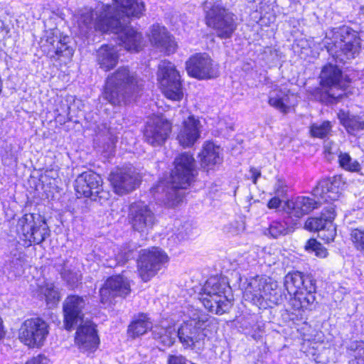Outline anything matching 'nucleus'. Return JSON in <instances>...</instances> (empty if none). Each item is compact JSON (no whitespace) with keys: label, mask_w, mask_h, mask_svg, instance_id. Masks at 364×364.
Here are the masks:
<instances>
[{"label":"nucleus","mask_w":364,"mask_h":364,"mask_svg":"<svg viewBox=\"0 0 364 364\" xmlns=\"http://www.w3.org/2000/svg\"><path fill=\"white\" fill-rule=\"evenodd\" d=\"M113 6L99 4L95 9L85 8L75 16L79 33L88 38L95 31L111 32L118 36L120 43L129 52L137 53L143 47L140 33L128 26L129 17H140L144 11L141 0H112Z\"/></svg>","instance_id":"obj_1"},{"label":"nucleus","mask_w":364,"mask_h":364,"mask_svg":"<svg viewBox=\"0 0 364 364\" xmlns=\"http://www.w3.org/2000/svg\"><path fill=\"white\" fill-rule=\"evenodd\" d=\"M188 320L185 321L176 331L174 323L166 326L164 321H161V328H164V333L161 332V343L166 346L173 345L176 339L185 348H193L196 343L203 340L205 334L203 333L209 320V316L200 310L193 309L188 314Z\"/></svg>","instance_id":"obj_2"},{"label":"nucleus","mask_w":364,"mask_h":364,"mask_svg":"<svg viewBox=\"0 0 364 364\" xmlns=\"http://www.w3.org/2000/svg\"><path fill=\"white\" fill-rule=\"evenodd\" d=\"M173 164L174 168L171 173V186L166 193V203L169 206H175L182 201L183 190L191 185L196 173V161L193 154L190 152L178 154Z\"/></svg>","instance_id":"obj_3"},{"label":"nucleus","mask_w":364,"mask_h":364,"mask_svg":"<svg viewBox=\"0 0 364 364\" xmlns=\"http://www.w3.org/2000/svg\"><path fill=\"white\" fill-rule=\"evenodd\" d=\"M319 78L321 89L317 91L316 96L326 104L336 103L345 95L344 91L351 82L350 77L331 63L323 67Z\"/></svg>","instance_id":"obj_4"},{"label":"nucleus","mask_w":364,"mask_h":364,"mask_svg":"<svg viewBox=\"0 0 364 364\" xmlns=\"http://www.w3.org/2000/svg\"><path fill=\"white\" fill-rule=\"evenodd\" d=\"M136 87L137 80L134 73L126 67H121L108 75L102 95L110 104L120 105L126 103Z\"/></svg>","instance_id":"obj_5"},{"label":"nucleus","mask_w":364,"mask_h":364,"mask_svg":"<svg viewBox=\"0 0 364 364\" xmlns=\"http://www.w3.org/2000/svg\"><path fill=\"white\" fill-rule=\"evenodd\" d=\"M326 49L336 63H346L355 58L361 49V39L358 32L343 26L333 31L331 43H326Z\"/></svg>","instance_id":"obj_6"},{"label":"nucleus","mask_w":364,"mask_h":364,"mask_svg":"<svg viewBox=\"0 0 364 364\" xmlns=\"http://www.w3.org/2000/svg\"><path fill=\"white\" fill-rule=\"evenodd\" d=\"M230 289L225 279L212 277L204 284L198 299L208 311L222 315L231 306V301L226 294Z\"/></svg>","instance_id":"obj_7"},{"label":"nucleus","mask_w":364,"mask_h":364,"mask_svg":"<svg viewBox=\"0 0 364 364\" xmlns=\"http://www.w3.org/2000/svg\"><path fill=\"white\" fill-rule=\"evenodd\" d=\"M205 21L208 26L213 28L220 38H230L237 29L234 14L220 4H215L206 11Z\"/></svg>","instance_id":"obj_8"},{"label":"nucleus","mask_w":364,"mask_h":364,"mask_svg":"<svg viewBox=\"0 0 364 364\" xmlns=\"http://www.w3.org/2000/svg\"><path fill=\"white\" fill-rule=\"evenodd\" d=\"M161 91L172 101L179 102L183 98L181 76L176 65L169 60H161Z\"/></svg>","instance_id":"obj_9"},{"label":"nucleus","mask_w":364,"mask_h":364,"mask_svg":"<svg viewBox=\"0 0 364 364\" xmlns=\"http://www.w3.org/2000/svg\"><path fill=\"white\" fill-rule=\"evenodd\" d=\"M48 333V324L39 317H33L23 322L19 328L18 338L30 348H40L44 344Z\"/></svg>","instance_id":"obj_10"},{"label":"nucleus","mask_w":364,"mask_h":364,"mask_svg":"<svg viewBox=\"0 0 364 364\" xmlns=\"http://www.w3.org/2000/svg\"><path fill=\"white\" fill-rule=\"evenodd\" d=\"M16 228L18 233L27 246L41 243L49 232L45 221L40 220L36 221L34 215L31 213L25 214L18 219Z\"/></svg>","instance_id":"obj_11"},{"label":"nucleus","mask_w":364,"mask_h":364,"mask_svg":"<svg viewBox=\"0 0 364 364\" xmlns=\"http://www.w3.org/2000/svg\"><path fill=\"white\" fill-rule=\"evenodd\" d=\"M189 76L198 80L214 79L219 76V66L206 53L191 55L186 63Z\"/></svg>","instance_id":"obj_12"},{"label":"nucleus","mask_w":364,"mask_h":364,"mask_svg":"<svg viewBox=\"0 0 364 364\" xmlns=\"http://www.w3.org/2000/svg\"><path fill=\"white\" fill-rule=\"evenodd\" d=\"M75 189L77 197L93 198L94 200L108 199L109 193L102 191L101 176L92 171H85L75 179Z\"/></svg>","instance_id":"obj_13"},{"label":"nucleus","mask_w":364,"mask_h":364,"mask_svg":"<svg viewBox=\"0 0 364 364\" xmlns=\"http://www.w3.org/2000/svg\"><path fill=\"white\" fill-rule=\"evenodd\" d=\"M336 217L335 208L332 204L328 205L319 217L309 218L305 223V228L310 231L318 232V236L326 242L334 240L336 235L333 221Z\"/></svg>","instance_id":"obj_14"},{"label":"nucleus","mask_w":364,"mask_h":364,"mask_svg":"<svg viewBox=\"0 0 364 364\" xmlns=\"http://www.w3.org/2000/svg\"><path fill=\"white\" fill-rule=\"evenodd\" d=\"M109 180L114 193L121 196L134 191L139 182L138 175L132 167L116 168L109 174Z\"/></svg>","instance_id":"obj_15"},{"label":"nucleus","mask_w":364,"mask_h":364,"mask_svg":"<svg viewBox=\"0 0 364 364\" xmlns=\"http://www.w3.org/2000/svg\"><path fill=\"white\" fill-rule=\"evenodd\" d=\"M75 341L80 351L87 354L95 352L100 340L93 323L86 321L80 324L76 331Z\"/></svg>","instance_id":"obj_16"},{"label":"nucleus","mask_w":364,"mask_h":364,"mask_svg":"<svg viewBox=\"0 0 364 364\" xmlns=\"http://www.w3.org/2000/svg\"><path fill=\"white\" fill-rule=\"evenodd\" d=\"M309 286L301 287V290L294 291L291 296H289L288 308L289 310L301 311L311 310L314 306L316 300V283L314 280H307Z\"/></svg>","instance_id":"obj_17"},{"label":"nucleus","mask_w":364,"mask_h":364,"mask_svg":"<svg viewBox=\"0 0 364 364\" xmlns=\"http://www.w3.org/2000/svg\"><path fill=\"white\" fill-rule=\"evenodd\" d=\"M86 301L82 296L71 295L66 298L63 304L64 323L67 330L70 331L83 319V309Z\"/></svg>","instance_id":"obj_18"},{"label":"nucleus","mask_w":364,"mask_h":364,"mask_svg":"<svg viewBox=\"0 0 364 364\" xmlns=\"http://www.w3.org/2000/svg\"><path fill=\"white\" fill-rule=\"evenodd\" d=\"M321 204V201L316 200L309 196H298L291 200H288L284 205V210L289 218L296 221L304 215L309 214Z\"/></svg>","instance_id":"obj_19"},{"label":"nucleus","mask_w":364,"mask_h":364,"mask_svg":"<svg viewBox=\"0 0 364 364\" xmlns=\"http://www.w3.org/2000/svg\"><path fill=\"white\" fill-rule=\"evenodd\" d=\"M130 292L128 280L121 275L109 277L100 290L102 303H107L110 299L119 296H125Z\"/></svg>","instance_id":"obj_20"},{"label":"nucleus","mask_w":364,"mask_h":364,"mask_svg":"<svg viewBox=\"0 0 364 364\" xmlns=\"http://www.w3.org/2000/svg\"><path fill=\"white\" fill-rule=\"evenodd\" d=\"M269 278L256 276L247 280V285L243 291V297L256 306L264 305L266 287L269 284Z\"/></svg>","instance_id":"obj_21"},{"label":"nucleus","mask_w":364,"mask_h":364,"mask_svg":"<svg viewBox=\"0 0 364 364\" xmlns=\"http://www.w3.org/2000/svg\"><path fill=\"white\" fill-rule=\"evenodd\" d=\"M129 217L134 230L144 232L152 227L154 215L151 210L144 203H136L131 206Z\"/></svg>","instance_id":"obj_22"},{"label":"nucleus","mask_w":364,"mask_h":364,"mask_svg":"<svg viewBox=\"0 0 364 364\" xmlns=\"http://www.w3.org/2000/svg\"><path fill=\"white\" fill-rule=\"evenodd\" d=\"M154 251L144 250L138 260V271L140 277L144 282L149 281L156 272L159 262V252L157 248Z\"/></svg>","instance_id":"obj_23"},{"label":"nucleus","mask_w":364,"mask_h":364,"mask_svg":"<svg viewBox=\"0 0 364 364\" xmlns=\"http://www.w3.org/2000/svg\"><path fill=\"white\" fill-rule=\"evenodd\" d=\"M200 122L193 116L189 117L183 122V127L178 135L181 146L189 147L193 146L200 135Z\"/></svg>","instance_id":"obj_24"},{"label":"nucleus","mask_w":364,"mask_h":364,"mask_svg":"<svg viewBox=\"0 0 364 364\" xmlns=\"http://www.w3.org/2000/svg\"><path fill=\"white\" fill-rule=\"evenodd\" d=\"M290 90L286 87L276 86L269 92L268 103L283 114L290 112Z\"/></svg>","instance_id":"obj_25"},{"label":"nucleus","mask_w":364,"mask_h":364,"mask_svg":"<svg viewBox=\"0 0 364 364\" xmlns=\"http://www.w3.org/2000/svg\"><path fill=\"white\" fill-rule=\"evenodd\" d=\"M336 180L331 181L328 178L321 180L313 189L314 196L320 197L325 202L336 200L340 196V189Z\"/></svg>","instance_id":"obj_26"},{"label":"nucleus","mask_w":364,"mask_h":364,"mask_svg":"<svg viewBox=\"0 0 364 364\" xmlns=\"http://www.w3.org/2000/svg\"><path fill=\"white\" fill-rule=\"evenodd\" d=\"M119 59L117 47L113 45H102L97 51V61L105 71L113 69Z\"/></svg>","instance_id":"obj_27"},{"label":"nucleus","mask_w":364,"mask_h":364,"mask_svg":"<svg viewBox=\"0 0 364 364\" xmlns=\"http://www.w3.org/2000/svg\"><path fill=\"white\" fill-rule=\"evenodd\" d=\"M296 224L294 219L289 218V215L282 220H274L269 224L268 228L264 229L263 234L269 237L277 239L292 232L294 225Z\"/></svg>","instance_id":"obj_28"},{"label":"nucleus","mask_w":364,"mask_h":364,"mask_svg":"<svg viewBox=\"0 0 364 364\" xmlns=\"http://www.w3.org/2000/svg\"><path fill=\"white\" fill-rule=\"evenodd\" d=\"M307 280H314L311 277L304 275L300 272H294L288 273L284 277V285L289 296H291L294 291L301 290V287L309 286L306 284Z\"/></svg>","instance_id":"obj_29"},{"label":"nucleus","mask_w":364,"mask_h":364,"mask_svg":"<svg viewBox=\"0 0 364 364\" xmlns=\"http://www.w3.org/2000/svg\"><path fill=\"white\" fill-rule=\"evenodd\" d=\"M267 293L264 294V304L269 306L272 305H279L284 304L285 301H289L287 294H285V289L279 288L277 283L269 279L267 287H266Z\"/></svg>","instance_id":"obj_30"},{"label":"nucleus","mask_w":364,"mask_h":364,"mask_svg":"<svg viewBox=\"0 0 364 364\" xmlns=\"http://www.w3.org/2000/svg\"><path fill=\"white\" fill-rule=\"evenodd\" d=\"M37 296L45 299L50 307L55 306L60 301V293L53 283L43 281L38 284Z\"/></svg>","instance_id":"obj_31"},{"label":"nucleus","mask_w":364,"mask_h":364,"mask_svg":"<svg viewBox=\"0 0 364 364\" xmlns=\"http://www.w3.org/2000/svg\"><path fill=\"white\" fill-rule=\"evenodd\" d=\"M338 118L350 134H355L356 132L364 129V120L358 116L341 110L338 113Z\"/></svg>","instance_id":"obj_32"},{"label":"nucleus","mask_w":364,"mask_h":364,"mask_svg":"<svg viewBox=\"0 0 364 364\" xmlns=\"http://www.w3.org/2000/svg\"><path fill=\"white\" fill-rule=\"evenodd\" d=\"M151 327L152 322L150 318L145 314H140L129 326L127 333L134 338L144 334Z\"/></svg>","instance_id":"obj_33"},{"label":"nucleus","mask_w":364,"mask_h":364,"mask_svg":"<svg viewBox=\"0 0 364 364\" xmlns=\"http://www.w3.org/2000/svg\"><path fill=\"white\" fill-rule=\"evenodd\" d=\"M200 156L201 157L202 164L205 166L215 165L222 161L220 147L215 146L212 142H207L203 146V151Z\"/></svg>","instance_id":"obj_34"},{"label":"nucleus","mask_w":364,"mask_h":364,"mask_svg":"<svg viewBox=\"0 0 364 364\" xmlns=\"http://www.w3.org/2000/svg\"><path fill=\"white\" fill-rule=\"evenodd\" d=\"M178 48L175 38L165 27L161 26V54L166 55L173 54Z\"/></svg>","instance_id":"obj_35"},{"label":"nucleus","mask_w":364,"mask_h":364,"mask_svg":"<svg viewBox=\"0 0 364 364\" xmlns=\"http://www.w3.org/2000/svg\"><path fill=\"white\" fill-rule=\"evenodd\" d=\"M343 345L345 346L348 354L358 360L364 362V341L362 340L344 341Z\"/></svg>","instance_id":"obj_36"},{"label":"nucleus","mask_w":364,"mask_h":364,"mask_svg":"<svg viewBox=\"0 0 364 364\" xmlns=\"http://www.w3.org/2000/svg\"><path fill=\"white\" fill-rule=\"evenodd\" d=\"M146 141L154 146L159 145V119H150L147 122L144 130Z\"/></svg>","instance_id":"obj_37"},{"label":"nucleus","mask_w":364,"mask_h":364,"mask_svg":"<svg viewBox=\"0 0 364 364\" xmlns=\"http://www.w3.org/2000/svg\"><path fill=\"white\" fill-rule=\"evenodd\" d=\"M332 124L330 121L317 122L311 124L309 133L312 137L325 139L332 131Z\"/></svg>","instance_id":"obj_38"},{"label":"nucleus","mask_w":364,"mask_h":364,"mask_svg":"<svg viewBox=\"0 0 364 364\" xmlns=\"http://www.w3.org/2000/svg\"><path fill=\"white\" fill-rule=\"evenodd\" d=\"M340 166L350 172H358L361 169V166L358 160L353 159L349 154L339 151L338 155Z\"/></svg>","instance_id":"obj_39"},{"label":"nucleus","mask_w":364,"mask_h":364,"mask_svg":"<svg viewBox=\"0 0 364 364\" xmlns=\"http://www.w3.org/2000/svg\"><path fill=\"white\" fill-rule=\"evenodd\" d=\"M63 37L58 36L53 31H47L45 36L44 40L43 41L42 47L44 49V51L48 53V55H50V57H53L52 52L53 51L56 45L63 44V46H65V40H61Z\"/></svg>","instance_id":"obj_40"},{"label":"nucleus","mask_w":364,"mask_h":364,"mask_svg":"<svg viewBox=\"0 0 364 364\" xmlns=\"http://www.w3.org/2000/svg\"><path fill=\"white\" fill-rule=\"evenodd\" d=\"M196 226L193 221H185L181 223L175 233L179 241L186 240L196 235Z\"/></svg>","instance_id":"obj_41"},{"label":"nucleus","mask_w":364,"mask_h":364,"mask_svg":"<svg viewBox=\"0 0 364 364\" xmlns=\"http://www.w3.org/2000/svg\"><path fill=\"white\" fill-rule=\"evenodd\" d=\"M350 238L355 248L361 252H364V230L359 228L352 230Z\"/></svg>","instance_id":"obj_42"},{"label":"nucleus","mask_w":364,"mask_h":364,"mask_svg":"<svg viewBox=\"0 0 364 364\" xmlns=\"http://www.w3.org/2000/svg\"><path fill=\"white\" fill-rule=\"evenodd\" d=\"M61 40H65V46H63V44L56 45L52 54L54 55H56L58 56H65L67 58H70L73 56L74 50L72 47L68 46L69 38L68 36H63Z\"/></svg>","instance_id":"obj_43"},{"label":"nucleus","mask_w":364,"mask_h":364,"mask_svg":"<svg viewBox=\"0 0 364 364\" xmlns=\"http://www.w3.org/2000/svg\"><path fill=\"white\" fill-rule=\"evenodd\" d=\"M306 250H311L316 253V255L324 258L327 256L328 252L326 249L318 242L316 239H310L307 241L305 245Z\"/></svg>","instance_id":"obj_44"},{"label":"nucleus","mask_w":364,"mask_h":364,"mask_svg":"<svg viewBox=\"0 0 364 364\" xmlns=\"http://www.w3.org/2000/svg\"><path fill=\"white\" fill-rule=\"evenodd\" d=\"M114 257L117 264H124L130 257V251L127 247H117Z\"/></svg>","instance_id":"obj_45"},{"label":"nucleus","mask_w":364,"mask_h":364,"mask_svg":"<svg viewBox=\"0 0 364 364\" xmlns=\"http://www.w3.org/2000/svg\"><path fill=\"white\" fill-rule=\"evenodd\" d=\"M161 141L166 140L171 132V123L161 114Z\"/></svg>","instance_id":"obj_46"},{"label":"nucleus","mask_w":364,"mask_h":364,"mask_svg":"<svg viewBox=\"0 0 364 364\" xmlns=\"http://www.w3.org/2000/svg\"><path fill=\"white\" fill-rule=\"evenodd\" d=\"M63 279L71 286L75 285L80 279V275L77 272L65 270L62 273Z\"/></svg>","instance_id":"obj_47"},{"label":"nucleus","mask_w":364,"mask_h":364,"mask_svg":"<svg viewBox=\"0 0 364 364\" xmlns=\"http://www.w3.org/2000/svg\"><path fill=\"white\" fill-rule=\"evenodd\" d=\"M191 362L188 360L182 355H170L168 358V364H191Z\"/></svg>","instance_id":"obj_48"},{"label":"nucleus","mask_w":364,"mask_h":364,"mask_svg":"<svg viewBox=\"0 0 364 364\" xmlns=\"http://www.w3.org/2000/svg\"><path fill=\"white\" fill-rule=\"evenodd\" d=\"M149 39L151 43L158 46L159 43V26L154 25L149 33Z\"/></svg>","instance_id":"obj_49"},{"label":"nucleus","mask_w":364,"mask_h":364,"mask_svg":"<svg viewBox=\"0 0 364 364\" xmlns=\"http://www.w3.org/2000/svg\"><path fill=\"white\" fill-rule=\"evenodd\" d=\"M26 364H50V361L45 355H38L28 360Z\"/></svg>","instance_id":"obj_50"},{"label":"nucleus","mask_w":364,"mask_h":364,"mask_svg":"<svg viewBox=\"0 0 364 364\" xmlns=\"http://www.w3.org/2000/svg\"><path fill=\"white\" fill-rule=\"evenodd\" d=\"M274 191L275 196L283 197L286 193V186L282 181L278 180L274 185Z\"/></svg>","instance_id":"obj_51"},{"label":"nucleus","mask_w":364,"mask_h":364,"mask_svg":"<svg viewBox=\"0 0 364 364\" xmlns=\"http://www.w3.org/2000/svg\"><path fill=\"white\" fill-rule=\"evenodd\" d=\"M281 203L282 200L279 198V196H275L269 200L267 207L269 209H277L281 205Z\"/></svg>","instance_id":"obj_52"},{"label":"nucleus","mask_w":364,"mask_h":364,"mask_svg":"<svg viewBox=\"0 0 364 364\" xmlns=\"http://www.w3.org/2000/svg\"><path fill=\"white\" fill-rule=\"evenodd\" d=\"M324 148H325V152L328 154L329 155H331V154L338 155L339 151H340L336 146H334L333 144H331L330 143L326 144L325 145Z\"/></svg>","instance_id":"obj_53"},{"label":"nucleus","mask_w":364,"mask_h":364,"mask_svg":"<svg viewBox=\"0 0 364 364\" xmlns=\"http://www.w3.org/2000/svg\"><path fill=\"white\" fill-rule=\"evenodd\" d=\"M250 173H251V178L252 180V182L254 184H256L257 179L261 176V172L259 170H258L255 168H251Z\"/></svg>","instance_id":"obj_54"},{"label":"nucleus","mask_w":364,"mask_h":364,"mask_svg":"<svg viewBox=\"0 0 364 364\" xmlns=\"http://www.w3.org/2000/svg\"><path fill=\"white\" fill-rule=\"evenodd\" d=\"M169 261L168 256L163 251L161 250V267L168 263Z\"/></svg>","instance_id":"obj_55"},{"label":"nucleus","mask_w":364,"mask_h":364,"mask_svg":"<svg viewBox=\"0 0 364 364\" xmlns=\"http://www.w3.org/2000/svg\"><path fill=\"white\" fill-rule=\"evenodd\" d=\"M2 323L3 321L0 318V340L2 339L5 336V331H4Z\"/></svg>","instance_id":"obj_56"}]
</instances>
